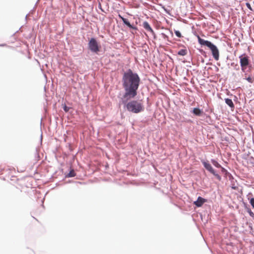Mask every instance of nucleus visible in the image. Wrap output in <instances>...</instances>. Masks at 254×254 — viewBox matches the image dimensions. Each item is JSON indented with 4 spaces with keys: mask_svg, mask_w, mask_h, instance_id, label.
Segmentation results:
<instances>
[{
    "mask_svg": "<svg viewBox=\"0 0 254 254\" xmlns=\"http://www.w3.org/2000/svg\"><path fill=\"white\" fill-rule=\"evenodd\" d=\"M202 164H203L204 167H205V168L207 170H208L209 172H210L211 173H212L214 175L218 176V175L217 174H216L215 171H214V170L213 169L211 165L209 163H208V162H205V161H203Z\"/></svg>",
    "mask_w": 254,
    "mask_h": 254,
    "instance_id": "423d86ee",
    "label": "nucleus"
},
{
    "mask_svg": "<svg viewBox=\"0 0 254 254\" xmlns=\"http://www.w3.org/2000/svg\"><path fill=\"white\" fill-rule=\"evenodd\" d=\"M225 103L229 106H230L231 108L234 107V104H233V101H232V100L231 99L227 98V99H225Z\"/></svg>",
    "mask_w": 254,
    "mask_h": 254,
    "instance_id": "9d476101",
    "label": "nucleus"
},
{
    "mask_svg": "<svg viewBox=\"0 0 254 254\" xmlns=\"http://www.w3.org/2000/svg\"><path fill=\"white\" fill-rule=\"evenodd\" d=\"M249 213H250L251 216H253V215H254V213L251 211H250L249 212Z\"/></svg>",
    "mask_w": 254,
    "mask_h": 254,
    "instance_id": "a211bd4d",
    "label": "nucleus"
},
{
    "mask_svg": "<svg viewBox=\"0 0 254 254\" xmlns=\"http://www.w3.org/2000/svg\"><path fill=\"white\" fill-rule=\"evenodd\" d=\"M198 43L203 46H206L208 47L211 51L212 55L214 59L218 61L219 58V52L217 47L208 41L205 40L200 38L198 36Z\"/></svg>",
    "mask_w": 254,
    "mask_h": 254,
    "instance_id": "7ed1b4c3",
    "label": "nucleus"
},
{
    "mask_svg": "<svg viewBox=\"0 0 254 254\" xmlns=\"http://www.w3.org/2000/svg\"><path fill=\"white\" fill-rule=\"evenodd\" d=\"M127 101L123 103L128 112L137 114L143 111L144 106L141 100H131L128 102Z\"/></svg>",
    "mask_w": 254,
    "mask_h": 254,
    "instance_id": "f03ea898",
    "label": "nucleus"
},
{
    "mask_svg": "<svg viewBox=\"0 0 254 254\" xmlns=\"http://www.w3.org/2000/svg\"><path fill=\"white\" fill-rule=\"evenodd\" d=\"M239 59L241 69L243 71H245L247 67L250 64L249 57L246 54H243L239 56Z\"/></svg>",
    "mask_w": 254,
    "mask_h": 254,
    "instance_id": "39448f33",
    "label": "nucleus"
},
{
    "mask_svg": "<svg viewBox=\"0 0 254 254\" xmlns=\"http://www.w3.org/2000/svg\"><path fill=\"white\" fill-rule=\"evenodd\" d=\"M187 54V51L186 49H181L178 52V54L180 56H185Z\"/></svg>",
    "mask_w": 254,
    "mask_h": 254,
    "instance_id": "f8f14e48",
    "label": "nucleus"
},
{
    "mask_svg": "<svg viewBox=\"0 0 254 254\" xmlns=\"http://www.w3.org/2000/svg\"><path fill=\"white\" fill-rule=\"evenodd\" d=\"M246 5H247V7L248 8H249L250 9L252 10V8L251 7V5H250V4L249 3H246Z\"/></svg>",
    "mask_w": 254,
    "mask_h": 254,
    "instance_id": "f3484780",
    "label": "nucleus"
},
{
    "mask_svg": "<svg viewBox=\"0 0 254 254\" xmlns=\"http://www.w3.org/2000/svg\"><path fill=\"white\" fill-rule=\"evenodd\" d=\"M143 26L144 28H145L148 31L151 32V33H153V30L150 27V25L147 22H144L143 23Z\"/></svg>",
    "mask_w": 254,
    "mask_h": 254,
    "instance_id": "1a4fd4ad",
    "label": "nucleus"
},
{
    "mask_svg": "<svg viewBox=\"0 0 254 254\" xmlns=\"http://www.w3.org/2000/svg\"><path fill=\"white\" fill-rule=\"evenodd\" d=\"M119 17L122 20V21H123L124 23L125 24H126V25H127L128 27L130 28H132V29H134V27H133L130 24V23L128 22V21L124 18L123 17H122L121 15H119Z\"/></svg>",
    "mask_w": 254,
    "mask_h": 254,
    "instance_id": "6e6552de",
    "label": "nucleus"
},
{
    "mask_svg": "<svg viewBox=\"0 0 254 254\" xmlns=\"http://www.w3.org/2000/svg\"><path fill=\"white\" fill-rule=\"evenodd\" d=\"M211 162H212V164L216 167H217L218 168L221 167V165L215 160L212 159Z\"/></svg>",
    "mask_w": 254,
    "mask_h": 254,
    "instance_id": "ddd939ff",
    "label": "nucleus"
},
{
    "mask_svg": "<svg viewBox=\"0 0 254 254\" xmlns=\"http://www.w3.org/2000/svg\"><path fill=\"white\" fill-rule=\"evenodd\" d=\"M140 78L138 74L128 69L123 77V86L125 93L122 99L123 103L134 98L137 95V90L139 85Z\"/></svg>",
    "mask_w": 254,
    "mask_h": 254,
    "instance_id": "f257e3e1",
    "label": "nucleus"
},
{
    "mask_svg": "<svg viewBox=\"0 0 254 254\" xmlns=\"http://www.w3.org/2000/svg\"><path fill=\"white\" fill-rule=\"evenodd\" d=\"M69 177H72V176H73V175H71V173H69Z\"/></svg>",
    "mask_w": 254,
    "mask_h": 254,
    "instance_id": "6ab92c4d",
    "label": "nucleus"
},
{
    "mask_svg": "<svg viewBox=\"0 0 254 254\" xmlns=\"http://www.w3.org/2000/svg\"><path fill=\"white\" fill-rule=\"evenodd\" d=\"M88 47L90 50L94 53L99 51L100 45L95 38H91L88 43Z\"/></svg>",
    "mask_w": 254,
    "mask_h": 254,
    "instance_id": "20e7f679",
    "label": "nucleus"
},
{
    "mask_svg": "<svg viewBox=\"0 0 254 254\" xmlns=\"http://www.w3.org/2000/svg\"><path fill=\"white\" fill-rule=\"evenodd\" d=\"M175 35L178 37H179V38L181 37V36H182L181 34V33L179 31H175Z\"/></svg>",
    "mask_w": 254,
    "mask_h": 254,
    "instance_id": "4468645a",
    "label": "nucleus"
},
{
    "mask_svg": "<svg viewBox=\"0 0 254 254\" xmlns=\"http://www.w3.org/2000/svg\"><path fill=\"white\" fill-rule=\"evenodd\" d=\"M64 110L66 111V107H65V108H64Z\"/></svg>",
    "mask_w": 254,
    "mask_h": 254,
    "instance_id": "aec40b11",
    "label": "nucleus"
},
{
    "mask_svg": "<svg viewBox=\"0 0 254 254\" xmlns=\"http://www.w3.org/2000/svg\"><path fill=\"white\" fill-rule=\"evenodd\" d=\"M205 201L206 200L205 199L200 196H199L197 200L194 202V204L197 207H200Z\"/></svg>",
    "mask_w": 254,
    "mask_h": 254,
    "instance_id": "0eeeda50",
    "label": "nucleus"
},
{
    "mask_svg": "<svg viewBox=\"0 0 254 254\" xmlns=\"http://www.w3.org/2000/svg\"><path fill=\"white\" fill-rule=\"evenodd\" d=\"M250 202L252 207L254 208V198H251Z\"/></svg>",
    "mask_w": 254,
    "mask_h": 254,
    "instance_id": "2eb2a0df",
    "label": "nucleus"
},
{
    "mask_svg": "<svg viewBox=\"0 0 254 254\" xmlns=\"http://www.w3.org/2000/svg\"><path fill=\"white\" fill-rule=\"evenodd\" d=\"M192 112L196 116H200L202 112L198 108H194Z\"/></svg>",
    "mask_w": 254,
    "mask_h": 254,
    "instance_id": "9b49d317",
    "label": "nucleus"
},
{
    "mask_svg": "<svg viewBox=\"0 0 254 254\" xmlns=\"http://www.w3.org/2000/svg\"><path fill=\"white\" fill-rule=\"evenodd\" d=\"M246 80L250 83H252L253 82V80H252V78L250 77V76H249L248 77H247L246 78Z\"/></svg>",
    "mask_w": 254,
    "mask_h": 254,
    "instance_id": "dca6fc26",
    "label": "nucleus"
}]
</instances>
